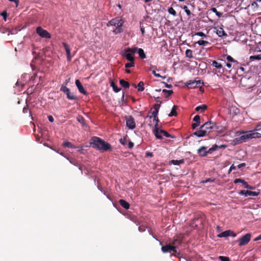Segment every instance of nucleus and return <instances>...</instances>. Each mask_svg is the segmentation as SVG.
<instances>
[{
  "label": "nucleus",
  "instance_id": "f257e3e1",
  "mask_svg": "<svg viewBox=\"0 0 261 261\" xmlns=\"http://www.w3.org/2000/svg\"><path fill=\"white\" fill-rule=\"evenodd\" d=\"M90 144L94 148L103 151H107L111 149V146L109 143L97 137H93L91 138Z\"/></svg>",
  "mask_w": 261,
  "mask_h": 261
},
{
  "label": "nucleus",
  "instance_id": "f03ea898",
  "mask_svg": "<svg viewBox=\"0 0 261 261\" xmlns=\"http://www.w3.org/2000/svg\"><path fill=\"white\" fill-rule=\"evenodd\" d=\"M226 147V145H221L219 146L217 144H215L211 148L207 150V147L203 146H201L197 150V153L201 157H205L207 156V154H211L218 149L225 148Z\"/></svg>",
  "mask_w": 261,
  "mask_h": 261
},
{
  "label": "nucleus",
  "instance_id": "7ed1b4c3",
  "mask_svg": "<svg viewBox=\"0 0 261 261\" xmlns=\"http://www.w3.org/2000/svg\"><path fill=\"white\" fill-rule=\"evenodd\" d=\"M123 21L122 20L118 17L112 19L111 20L109 21L107 24L108 26H114L115 29L113 30V33L115 34L120 33L123 31L122 27L123 25Z\"/></svg>",
  "mask_w": 261,
  "mask_h": 261
},
{
  "label": "nucleus",
  "instance_id": "20e7f679",
  "mask_svg": "<svg viewBox=\"0 0 261 261\" xmlns=\"http://www.w3.org/2000/svg\"><path fill=\"white\" fill-rule=\"evenodd\" d=\"M136 52L137 47H128L124 50V52L122 54V56L125 58L128 61H135V58L133 56Z\"/></svg>",
  "mask_w": 261,
  "mask_h": 261
},
{
  "label": "nucleus",
  "instance_id": "39448f33",
  "mask_svg": "<svg viewBox=\"0 0 261 261\" xmlns=\"http://www.w3.org/2000/svg\"><path fill=\"white\" fill-rule=\"evenodd\" d=\"M200 128H203L204 130L206 131V133L208 135L212 131L217 130L218 127L215 123L210 121L204 123L200 127Z\"/></svg>",
  "mask_w": 261,
  "mask_h": 261
},
{
  "label": "nucleus",
  "instance_id": "423d86ee",
  "mask_svg": "<svg viewBox=\"0 0 261 261\" xmlns=\"http://www.w3.org/2000/svg\"><path fill=\"white\" fill-rule=\"evenodd\" d=\"M251 237L250 233H248L245 234L238 241L239 242V246H243L248 244L251 240Z\"/></svg>",
  "mask_w": 261,
  "mask_h": 261
},
{
  "label": "nucleus",
  "instance_id": "0eeeda50",
  "mask_svg": "<svg viewBox=\"0 0 261 261\" xmlns=\"http://www.w3.org/2000/svg\"><path fill=\"white\" fill-rule=\"evenodd\" d=\"M60 90L66 94L67 97L68 99L76 100L77 99V97L74 95L73 93L70 92L69 89L67 87L64 86L63 87H61Z\"/></svg>",
  "mask_w": 261,
  "mask_h": 261
},
{
  "label": "nucleus",
  "instance_id": "6e6552de",
  "mask_svg": "<svg viewBox=\"0 0 261 261\" xmlns=\"http://www.w3.org/2000/svg\"><path fill=\"white\" fill-rule=\"evenodd\" d=\"M36 33L42 38L49 39L51 37L50 34L46 30L43 29L41 27L37 28Z\"/></svg>",
  "mask_w": 261,
  "mask_h": 261
},
{
  "label": "nucleus",
  "instance_id": "1a4fd4ad",
  "mask_svg": "<svg viewBox=\"0 0 261 261\" xmlns=\"http://www.w3.org/2000/svg\"><path fill=\"white\" fill-rule=\"evenodd\" d=\"M161 250L164 253L171 252L173 251L174 252V255L176 256L177 250L175 249V247L172 246L171 243L169 245H166L165 246H162Z\"/></svg>",
  "mask_w": 261,
  "mask_h": 261
},
{
  "label": "nucleus",
  "instance_id": "9d476101",
  "mask_svg": "<svg viewBox=\"0 0 261 261\" xmlns=\"http://www.w3.org/2000/svg\"><path fill=\"white\" fill-rule=\"evenodd\" d=\"M126 126L131 129L136 127V123L134 118L132 116H129L126 119Z\"/></svg>",
  "mask_w": 261,
  "mask_h": 261
},
{
  "label": "nucleus",
  "instance_id": "9b49d317",
  "mask_svg": "<svg viewBox=\"0 0 261 261\" xmlns=\"http://www.w3.org/2000/svg\"><path fill=\"white\" fill-rule=\"evenodd\" d=\"M182 241V238L179 236H177L174 238L171 244L172 246L175 247V249L176 250L177 248L181 244Z\"/></svg>",
  "mask_w": 261,
  "mask_h": 261
},
{
  "label": "nucleus",
  "instance_id": "f8f14e48",
  "mask_svg": "<svg viewBox=\"0 0 261 261\" xmlns=\"http://www.w3.org/2000/svg\"><path fill=\"white\" fill-rule=\"evenodd\" d=\"M259 194V192H253L251 191H245L242 190L239 192V194L241 195H244L245 196H258Z\"/></svg>",
  "mask_w": 261,
  "mask_h": 261
},
{
  "label": "nucleus",
  "instance_id": "ddd939ff",
  "mask_svg": "<svg viewBox=\"0 0 261 261\" xmlns=\"http://www.w3.org/2000/svg\"><path fill=\"white\" fill-rule=\"evenodd\" d=\"M158 132V136L160 137L161 138H156L157 139H162L163 138L162 135H163L166 137L168 138H173L174 137L169 134L167 132H166L163 129H160L159 127L158 128V129L156 130Z\"/></svg>",
  "mask_w": 261,
  "mask_h": 261
},
{
  "label": "nucleus",
  "instance_id": "4468645a",
  "mask_svg": "<svg viewBox=\"0 0 261 261\" xmlns=\"http://www.w3.org/2000/svg\"><path fill=\"white\" fill-rule=\"evenodd\" d=\"M201 83L200 80H194V81H190L187 83V86L190 88H195L198 86V85L200 84ZM203 84V83L202 82Z\"/></svg>",
  "mask_w": 261,
  "mask_h": 261
},
{
  "label": "nucleus",
  "instance_id": "2eb2a0df",
  "mask_svg": "<svg viewBox=\"0 0 261 261\" xmlns=\"http://www.w3.org/2000/svg\"><path fill=\"white\" fill-rule=\"evenodd\" d=\"M242 134L243 135L238 139L239 141H245L246 140L251 139L250 131L243 132H242Z\"/></svg>",
  "mask_w": 261,
  "mask_h": 261
},
{
  "label": "nucleus",
  "instance_id": "dca6fc26",
  "mask_svg": "<svg viewBox=\"0 0 261 261\" xmlns=\"http://www.w3.org/2000/svg\"><path fill=\"white\" fill-rule=\"evenodd\" d=\"M214 67H215L216 69H219V72L223 73L224 72V68H223L222 64L217 61H213L212 64Z\"/></svg>",
  "mask_w": 261,
  "mask_h": 261
},
{
  "label": "nucleus",
  "instance_id": "f3484780",
  "mask_svg": "<svg viewBox=\"0 0 261 261\" xmlns=\"http://www.w3.org/2000/svg\"><path fill=\"white\" fill-rule=\"evenodd\" d=\"M75 85L80 93H81L84 95L87 94V91L84 89L81 82L79 80H76Z\"/></svg>",
  "mask_w": 261,
  "mask_h": 261
},
{
  "label": "nucleus",
  "instance_id": "a211bd4d",
  "mask_svg": "<svg viewBox=\"0 0 261 261\" xmlns=\"http://www.w3.org/2000/svg\"><path fill=\"white\" fill-rule=\"evenodd\" d=\"M193 135L196 136L198 137H202L207 135L206 131L204 130L203 128H200L198 130L196 131L193 134Z\"/></svg>",
  "mask_w": 261,
  "mask_h": 261
},
{
  "label": "nucleus",
  "instance_id": "6ab92c4d",
  "mask_svg": "<svg viewBox=\"0 0 261 261\" xmlns=\"http://www.w3.org/2000/svg\"><path fill=\"white\" fill-rule=\"evenodd\" d=\"M153 121H155V122L154 126V128L153 130V133L156 138H161L160 137L158 136V130H156L158 129V128L159 127L158 123L159 122V120L158 117L157 116L155 117H153Z\"/></svg>",
  "mask_w": 261,
  "mask_h": 261
},
{
  "label": "nucleus",
  "instance_id": "aec40b11",
  "mask_svg": "<svg viewBox=\"0 0 261 261\" xmlns=\"http://www.w3.org/2000/svg\"><path fill=\"white\" fill-rule=\"evenodd\" d=\"M63 45L64 47V49H65L66 55H67V58L68 61H70L71 60V56H70V48L67 44L66 43H63Z\"/></svg>",
  "mask_w": 261,
  "mask_h": 261
},
{
  "label": "nucleus",
  "instance_id": "412c9836",
  "mask_svg": "<svg viewBox=\"0 0 261 261\" xmlns=\"http://www.w3.org/2000/svg\"><path fill=\"white\" fill-rule=\"evenodd\" d=\"M119 203L120 205L124 208L125 209L128 210L129 208L130 205L125 200L120 199L119 201Z\"/></svg>",
  "mask_w": 261,
  "mask_h": 261
},
{
  "label": "nucleus",
  "instance_id": "4be33fe9",
  "mask_svg": "<svg viewBox=\"0 0 261 261\" xmlns=\"http://www.w3.org/2000/svg\"><path fill=\"white\" fill-rule=\"evenodd\" d=\"M232 233V231L230 230H225L218 235L219 238L226 237L230 236V233Z\"/></svg>",
  "mask_w": 261,
  "mask_h": 261
},
{
  "label": "nucleus",
  "instance_id": "5701e85b",
  "mask_svg": "<svg viewBox=\"0 0 261 261\" xmlns=\"http://www.w3.org/2000/svg\"><path fill=\"white\" fill-rule=\"evenodd\" d=\"M216 34L219 37H222L223 36H227V34L225 32L222 28H219L216 31Z\"/></svg>",
  "mask_w": 261,
  "mask_h": 261
},
{
  "label": "nucleus",
  "instance_id": "b1692460",
  "mask_svg": "<svg viewBox=\"0 0 261 261\" xmlns=\"http://www.w3.org/2000/svg\"><path fill=\"white\" fill-rule=\"evenodd\" d=\"M250 135L251 139H256L261 138V133L254 132L253 130H250Z\"/></svg>",
  "mask_w": 261,
  "mask_h": 261
},
{
  "label": "nucleus",
  "instance_id": "393cba45",
  "mask_svg": "<svg viewBox=\"0 0 261 261\" xmlns=\"http://www.w3.org/2000/svg\"><path fill=\"white\" fill-rule=\"evenodd\" d=\"M137 51L140 57L142 59H145L146 58V55L144 53V51L142 48H138L137 47Z\"/></svg>",
  "mask_w": 261,
  "mask_h": 261
},
{
  "label": "nucleus",
  "instance_id": "a878e982",
  "mask_svg": "<svg viewBox=\"0 0 261 261\" xmlns=\"http://www.w3.org/2000/svg\"><path fill=\"white\" fill-rule=\"evenodd\" d=\"M119 83L120 85L124 88H128L129 87V83L124 80H120L119 81Z\"/></svg>",
  "mask_w": 261,
  "mask_h": 261
},
{
  "label": "nucleus",
  "instance_id": "bb28decb",
  "mask_svg": "<svg viewBox=\"0 0 261 261\" xmlns=\"http://www.w3.org/2000/svg\"><path fill=\"white\" fill-rule=\"evenodd\" d=\"M207 109V107L205 105H202L200 106H198L195 108L196 111H200L201 112H204L205 110H206Z\"/></svg>",
  "mask_w": 261,
  "mask_h": 261
},
{
  "label": "nucleus",
  "instance_id": "cd10ccee",
  "mask_svg": "<svg viewBox=\"0 0 261 261\" xmlns=\"http://www.w3.org/2000/svg\"><path fill=\"white\" fill-rule=\"evenodd\" d=\"M176 110H177V106H174L172 107V110L171 111V112L168 115V116L169 117H172V116H177V112H176Z\"/></svg>",
  "mask_w": 261,
  "mask_h": 261
},
{
  "label": "nucleus",
  "instance_id": "c85d7f7f",
  "mask_svg": "<svg viewBox=\"0 0 261 261\" xmlns=\"http://www.w3.org/2000/svg\"><path fill=\"white\" fill-rule=\"evenodd\" d=\"M234 184L241 183L244 186L245 188L248 184V183L246 181H245L244 179H241V178L236 179L234 180Z\"/></svg>",
  "mask_w": 261,
  "mask_h": 261
},
{
  "label": "nucleus",
  "instance_id": "c756f323",
  "mask_svg": "<svg viewBox=\"0 0 261 261\" xmlns=\"http://www.w3.org/2000/svg\"><path fill=\"white\" fill-rule=\"evenodd\" d=\"M163 93L164 94V96L166 98L169 97L171 94H173V92L172 90H168L166 89L163 90Z\"/></svg>",
  "mask_w": 261,
  "mask_h": 261
},
{
  "label": "nucleus",
  "instance_id": "7c9ffc66",
  "mask_svg": "<svg viewBox=\"0 0 261 261\" xmlns=\"http://www.w3.org/2000/svg\"><path fill=\"white\" fill-rule=\"evenodd\" d=\"M184 162L185 161L184 159H181L180 160H172L170 161L171 163L174 165H179L181 164H183Z\"/></svg>",
  "mask_w": 261,
  "mask_h": 261
},
{
  "label": "nucleus",
  "instance_id": "2f4dec72",
  "mask_svg": "<svg viewBox=\"0 0 261 261\" xmlns=\"http://www.w3.org/2000/svg\"><path fill=\"white\" fill-rule=\"evenodd\" d=\"M186 57L187 58L191 59L193 58V51L192 50L190 49H187L186 51Z\"/></svg>",
  "mask_w": 261,
  "mask_h": 261
},
{
  "label": "nucleus",
  "instance_id": "473e14b6",
  "mask_svg": "<svg viewBox=\"0 0 261 261\" xmlns=\"http://www.w3.org/2000/svg\"><path fill=\"white\" fill-rule=\"evenodd\" d=\"M111 86L113 88V90L116 93L119 92L121 90V89L118 88L113 81L111 82Z\"/></svg>",
  "mask_w": 261,
  "mask_h": 261
},
{
  "label": "nucleus",
  "instance_id": "72a5a7b5",
  "mask_svg": "<svg viewBox=\"0 0 261 261\" xmlns=\"http://www.w3.org/2000/svg\"><path fill=\"white\" fill-rule=\"evenodd\" d=\"M63 145L64 146V147H66L71 148H76V147L74 145L72 144V143L69 142H64Z\"/></svg>",
  "mask_w": 261,
  "mask_h": 261
},
{
  "label": "nucleus",
  "instance_id": "f704fd0d",
  "mask_svg": "<svg viewBox=\"0 0 261 261\" xmlns=\"http://www.w3.org/2000/svg\"><path fill=\"white\" fill-rule=\"evenodd\" d=\"M199 45H203L206 46L208 44H210V43L207 41L205 40H199L196 42Z\"/></svg>",
  "mask_w": 261,
  "mask_h": 261
},
{
  "label": "nucleus",
  "instance_id": "c9c22d12",
  "mask_svg": "<svg viewBox=\"0 0 261 261\" xmlns=\"http://www.w3.org/2000/svg\"><path fill=\"white\" fill-rule=\"evenodd\" d=\"M180 7H181V8H182V9H184L185 10L186 13L187 14V15L188 16H190L192 15L191 11H190V10H189L187 6H180Z\"/></svg>",
  "mask_w": 261,
  "mask_h": 261
},
{
  "label": "nucleus",
  "instance_id": "e433bc0d",
  "mask_svg": "<svg viewBox=\"0 0 261 261\" xmlns=\"http://www.w3.org/2000/svg\"><path fill=\"white\" fill-rule=\"evenodd\" d=\"M254 132L261 133V123L256 124L253 129Z\"/></svg>",
  "mask_w": 261,
  "mask_h": 261
},
{
  "label": "nucleus",
  "instance_id": "4c0bfd02",
  "mask_svg": "<svg viewBox=\"0 0 261 261\" xmlns=\"http://www.w3.org/2000/svg\"><path fill=\"white\" fill-rule=\"evenodd\" d=\"M144 83L142 81L140 82L138 84V91H143L144 90Z\"/></svg>",
  "mask_w": 261,
  "mask_h": 261
},
{
  "label": "nucleus",
  "instance_id": "58836bf2",
  "mask_svg": "<svg viewBox=\"0 0 261 261\" xmlns=\"http://www.w3.org/2000/svg\"><path fill=\"white\" fill-rule=\"evenodd\" d=\"M168 11L169 14L172 15L174 16H176L177 15V13L175 10L172 7L169 8Z\"/></svg>",
  "mask_w": 261,
  "mask_h": 261
},
{
  "label": "nucleus",
  "instance_id": "ea45409f",
  "mask_svg": "<svg viewBox=\"0 0 261 261\" xmlns=\"http://www.w3.org/2000/svg\"><path fill=\"white\" fill-rule=\"evenodd\" d=\"M135 66V61H129V62L125 64V67L126 68H129Z\"/></svg>",
  "mask_w": 261,
  "mask_h": 261
},
{
  "label": "nucleus",
  "instance_id": "a19ab883",
  "mask_svg": "<svg viewBox=\"0 0 261 261\" xmlns=\"http://www.w3.org/2000/svg\"><path fill=\"white\" fill-rule=\"evenodd\" d=\"M258 5L255 2H253L251 4V7L253 10H256L258 8Z\"/></svg>",
  "mask_w": 261,
  "mask_h": 261
},
{
  "label": "nucleus",
  "instance_id": "79ce46f5",
  "mask_svg": "<svg viewBox=\"0 0 261 261\" xmlns=\"http://www.w3.org/2000/svg\"><path fill=\"white\" fill-rule=\"evenodd\" d=\"M159 113V110H154L153 112H152L151 116H147V117H149L150 119L152 118V117H155L158 116V114Z\"/></svg>",
  "mask_w": 261,
  "mask_h": 261
},
{
  "label": "nucleus",
  "instance_id": "37998d69",
  "mask_svg": "<svg viewBox=\"0 0 261 261\" xmlns=\"http://www.w3.org/2000/svg\"><path fill=\"white\" fill-rule=\"evenodd\" d=\"M250 60H261V55L252 56L250 57Z\"/></svg>",
  "mask_w": 261,
  "mask_h": 261
},
{
  "label": "nucleus",
  "instance_id": "c03bdc74",
  "mask_svg": "<svg viewBox=\"0 0 261 261\" xmlns=\"http://www.w3.org/2000/svg\"><path fill=\"white\" fill-rule=\"evenodd\" d=\"M211 10L216 14L217 16L220 17L222 15V13L220 12H218L216 8H212Z\"/></svg>",
  "mask_w": 261,
  "mask_h": 261
},
{
  "label": "nucleus",
  "instance_id": "a18cd8bd",
  "mask_svg": "<svg viewBox=\"0 0 261 261\" xmlns=\"http://www.w3.org/2000/svg\"><path fill=\"white\" fill-rule=\"evenodd\" d=\"M193 120L194 121L196 122V123L200 124V116H199L198 115H196L194 117Z\"/></svg>",
  "mask_w": 261,
  "mask_h": 261
},
{
  "label": "nucleus",
  "instance_id": "49530a36",
  "mask_svg": "<svg viewBox=\"0 0 261 261\" xmlns=\"http://www.w3.org/2000/svg\"><path fill=\"white\" fill-rule=\"evenodd\" d=\"M219 259L221 261H230L229 258L227 256H220Z\"/></svg>",
  "mask_w": 261,
  "mask_h": 261
},
{
  "label": "nucleus",
  "instance_id": "de8ad7c7",
  "mask_svg": "<svg viewBox=\"0 0 261 261\" xmlns=\"http://www.w3.org/2000/svg\"><path fill=\"white\" fill-rule=\"evenodd\" d=\"M77 121L80 122L81 123L84 124L85 123V119L82 116H79L77 117Z\"/></svg>",
  "mask_w": 261,
  "mask_h": 261
},
{
  "label": "nucleus",
  "instance_id": "09e8293b",
  "mask_svg": "<svg viewBox=\"0 0 261 261\" xmlns=\"http://www.w3.org/2000/svg\"><path fill=\"white\" fill-rule=\"evenodd\" d=\"M23 113H27L28 112V111H29V113H30V116H32V114H31V112L30 111H29V107L28 105H26L23 109Z\"/></svg>",
  "mask_w": 261,
  "mask_h": 261
},
{
  "label": "nucleus",
  "instance_id": "8fccbe9b",
  "mask_svg": "<svg viewBox=\"0 0 261 261\" xmlns=\"http://www.w3.org/2000/svg\"><path fill=\"white\" fill-rule=\"evenodd\" d=\"M195 35L202 37L203 38H206L207 36L202 32H197L195 34Z\"/></svg>",
  "mask_w": 261,
  "mask_h": 261
},
{
  "label": "nucleus",
  "instance_id": "3c124183",
  "mask_svg": "<svg viewBox=\"0 0 261 261\" xmlns=\"http://www.w3.org/2000/svg\"><path fill=\"white\" fill-rule=\"evenodd\" d=\"M226 59L228 62H237V61L233 59V58L231 57L230 56H227L226 57Z\"/></svg>",
  "mask_w": 261,
  "mask_h": 261
},
{
  "label": "nucleus",
  "instance_id": "603ef678",
  "mask_svg": "<svg viewBox=\"0 0 261 261\" xmlns=\"http://www.w3.org/2000/svg\"><path fill=\"white\" fill-rule=\"evenodd\" d=\"M119 142L120 143L123 145H125L126 143V138L125 137H123V138H121L120 140H119Z\"/></svg>",
  "mask_w": 261,
  "mask_h": 261
},
{
  "label": "nucleus",
  "instance_id": "864d4df0",
  "mask_svg": "<svg viewBox=\"0 0 261 261\" xmlns=\"http://www.w3.org/2000/svg\"><path fill=\"white\" fill-rule=\"evenodd\" d=\"M1 15L3 17V18L5 20V21H6L7 20V16H8V14H7V13L6 11H3L1 14Z\"/></svg>",
  "mask_w": 261,
  "mask_h": 261
},
{
  "label": "nucleus",
  "instance_id": "5fc2aeb1",
  "mask_svg": "<svg viewBox=\"0 0 261 261\" xmlns=\"http://www.w3.org/2000/svg\"><path fill=\"white\" fill-rule=\"evenodd\" d=\"M70 77L68 78V79L66 80L61 87H63L64 86L67 87V85L68 83L70 82Z\"/></svg>",
  "mask_w": 261,
  "mask_h": 261
},
{
  "label": "nucleus",
  "instance_id": "6e6d98bb",
  "mask_svg": "<svg viewBox=\"0 0 261 261\" xmlns=\"http://www.w3.org/2000/svg\"><path fill=\"white\" fill-rule=\"evenodd\" d=\"M214 180H215V179H212L211 178H208L206 179L205 180H203L202 181V183H206V182H213V181H214Z\"/></svg>",
  "mask_w": 261,
  "mask_h": 261
},
{
  "label": "nucleus",
  "instance_id": "4d7b16f0",
  "mask_svg": "<svg viewBox=\"0 0 261 261\" xmlns=\"http://www.w3.org/2000/svg\"><path fill=\"white\" fill-rule=\"evenodd\" d=\"M152 73L156 77H162V76L160 74L156 73L154 70H152Z\"/></svg>",
  "mask_w": 261,
  "mask_h": 261
},
{
  "label": "nucleus",
  "instance_id": "13d9d810",
  "mask_svg": "<svg viewBox=\"0 0 261 261\" xmlns=\"http://www.w3.org/2000/svg\"><path fill=\"white\" fill-rule=\"evenodd\" d=\"M236 169V166H235L233 164L232 165L229 169L228 173H230V171H231L232 170H235Z\"/></svg>",
  "mask_w": 261,
  "mask_h": 261
},
{
  "label": "nucleus",
  "instance_id": "bf43d9fd",
  "mask_svg": "<svg viewBox=\"0 0 261 261\" xmlns=\"http://www.w3.org/2000/svg\"><path fill=\"white\" fill-rule=\"evenodd\" d=\"M199 125H200V124H199V123H194L192 124V127L193 129H195Z\"/></svg>",
  "mask_w": 261,
  "mask_h": 261
},
{
  "label": "nucleus",
  "instance_id": "052dcab7",
  "mask_svg": "<svg viewBox=\"0 0 261 261\" xmlns=\"http://www.w3.org/2000/svg\"><path fill=\"white\" fill-rule=\"evenodd\" d=\"M134 146V144L133 142H132L131 141L129 142L128 144V147L129 148H133Z\"/></svg>",
  "mask_w": 261,
  "mask_h": 261
},
{
  "label": "nucleus",
  "instance_id": "680f3d73",
  "mask_svg": "<svg viewBox=\"0 0 261 261\" xmlns=\"http://www.w3.org/2000/svg\"><path fill=\"white\" fill-rule=\"evenodd\" d=\"M245 188L251 190H254L255 189L254 187L251 186L248 184L247 185V186L245 187Z\"/></svg>",
  "mask_w": 261,
  "mask_h": 261
},
{
  "label": "nucleus",
  "instance_id": "e2e57ef3",
  "mask_svg": "<svg viewBox=\"0 0 261 261\" xmlns=\"http://www.w3.org/2000/svg\"><path fill=\"white\" fill-rule=\"evenodd\" d=\"M245 166H246V164L244 163H241V164L238 165L237 167L238 168H241L242 167H245Z\"/></svg>",
  "mask_w": 261,
  "mask_h": 261
},
{
  "label": "nucleus",
  "instance_id": "0e129e2a",
  "mask_svg": "<svg viewBox=\"0 0 261 261\" xmlns=\"http://www.w3.org/2000/svg\"><path fill=\"white\" fill-rule=\"evenodd\" d=\"M163 83L165 84V87L166 88H171L172 87V85H171V84H168L164 82H163Z\"/></svg>",
  "mask_w": 261,
  "mask_h": 261
},
{
  "label": "nucleus",
  "instance_id": "69168bd1",
  "mask_svg": "<svg viewBox=\"0 0 261 261\" xmlns=\"http://www.w3.org/2000/svg\"><path fill=\"white\" fill-rule=\"evenodd\" d=\"M140 30L142 35L145 34V29L143 26L140 25Z\"/></svg>",
  "mask_w": 261,
  "mask_h": 261
},
{
  "label": "nucleus",
  "instance_id": "338daca9",
  "mask_svg": "<svg viewBox=\"0 0 261 261\" xmlns=\"http://www.w3.org/2000/svg\"><path fill=\"white\" fill-rule=\"evenodd\" d=\"M48 119L49 121H50V122H54V118L51 116H48Z\"/></svg>",
  "mask_w": 261,
  "mask_h": 261
},
{
  "label": "nucleus",
  "instance_id": "774afa93",
  "mask_svg": "<svg viewBox=\"0 0 261 261\" xmlns=\"http://www.w3.org/2000/svg\"><path fill=\"white\" fill-rule=\"evenodd\" d=\"M259 240H261V234L254 239V241H257Z\"/></svg>",
  "mask_w": 261,
  "mask_h": 261
}]
</instances>
